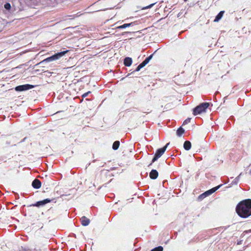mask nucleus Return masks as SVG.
Instances as JSON below:
<instances>
[{
  "instance_id": "dca6fc26",
  "label": "nucleus",
  "mask_w": 251,
  "mask_h": 251,
  "mask_svg": "<svg viewBox=\"0 0 251 251\" xmlns=\"http://www.w3.org/2000/svg\"><path fill=\"white\" fill-rule=\"evenodd\" d=\"M191 142H184L183 148L184 150H189L191 148Z\"/></svg>"
},
{
  "instance_id": "393cba45",
  "label": "nucleus",
  "mask_w": 251,
  "mask_h": 251,
  "mask_svg": "<svg viewBox=\"0 0 251 251\" xmlns=\"http://www.w3.org/2000/svg\"><path fill=\"white\" fill-rule=\"evenodd\" d=\"M204 139H205V138L204 136H203L201 139H200V140H203Z\"/></svg>"
},
{
  "instance_id": "f257e3e1",
  "label": "nucleus",
  "mask_w": 251,
  "mask_h": 251,
  "mask_svg": "<svg viewBox=\"0 0 251 251\" xmlns=\"http://www.w3.org/2000/svg\"><path fill=\"white\" fill-rule=\"evenodd\" d=\"M236 212L241 218H248L251 216V199L240 201L236 206Z\"/></svg>"
},
{
  "instance_id": "0eeeda50",
  "label": "nucleus",
  "mask_w": 251,
  "mask_h": 251,
  "mask_svg": "<svg viewBox=\"0 0 251 251\" xmlns=\"http://www.w3.org/2000/svg\"><path fill=\"white\" fill-rule=\"evenodd\" d=\"M54 200V199H46L43 201H37L36 203L33 204L34 206H39L40 205H44V204H46L52 201H53Z\"/></svg>"
},
{
  "instance_id": "bb28decb",
  "label": "nucleus",
  "mask_w": 251,
  "mask_h": 251,
  "mask_svg": "<svg viewBox=\"0 0 251 251\" xmlns=\"http://www.w3.org/2000/svg\"><path fill=\"white\" fill-rule=\"evenodd\" d=\"M249 232H251V229H250V230H249Z\"/></svg>"
},
{
  "instance_id": "b1692460",
  "label": "nucleus",
  "mask_w": 251,
  "mask_h": 251,
  "mask_svg": "<svg viewBox=\"0 0 251 251\" xmlns=\"http://www.w3.org/2000/svg\"><path fill=\"white\" fill-rule=\"evenodd\" d=\"M27 139V137H25L23 139V141H25V140Z\"/></svg>"
},
{
  "instance_id": "f03ea898",
  "label": "nucleus",
  "mask_w": 251,
  "mask_h": 251,
  "mask_svg": "<svg viewBox=\"0 0 251 251\" xmlns=\"http://www.w3.org/2000/svg\"><path fill=\"white\" fill-rule=\"evenodd\" d=\"M209 106V103L203 102L196 106L193 109V114L196 115L200 114L203 112H205L206 108Z\"/></svg>"
},
{
  "instance_id": "4468645a",
  "label": "nucleus",
  "mask_w": 251,
  "mask_h": 251,
  "mask_svg": "<svg viewBox=\"0 0 251 251\" xmlns=\"http://www.w3.org/2000/svg\"><path fill=\"white\" fill-rule=\"evenodd\" d=\"M224 12H225L224 11H220L218 13V14L216 16V17H215V19L214 21L215 22H218L222 18V17H223Z\"/></svg>"
},
{
  "instance_id": "f8f14e48",
  "label": "nucleus",
  "mask_w": 251,
  "mask_h": 251,
  "mask_svg": "<svg viewBox=\"0 0 251 251\" xmlns=\"http://www.w3.org/2000/svg\"><path fill=\"white\" fill-rule=\"evenodd\" d=\"M132 63V58L129 57H126L124 59V64L126 66L129 67Z\"/></svg>"
},
{
  "instance_id": "7ed1b4c3",
  "label": "nucleus",
  "mask_w": 251,
  "mask_h": 251,
  "mask_svg": "<svg viewBox=\"0 0 251 251\" xmlns=\"http://www.w3.org/2000/svg\"><path fill=\"white\" fill-rule=\"evenodd\" d=\"M169 144V143H168L162 148H159L158 150L156 151L152 159V161L149 166L151 165L153 162L156 161L164 154Z\"/></svg>"
},
{
  "instance_id": "5701e85b",
  "label": "nucleus",
  "mask_w": 251,
  "mask_h": 251,
  "mask_svg": "<svg viewBox=\"0 0 251 251\" xmlns=\"http://www.w3.org/2000/svg\"><path fill=\"white\" fill-rule=\"evenodd\" d=\"M91 93V92H90V91H88V92H86V93H84V94H83V95H82V97H83V98H85V97H86L88 96V95L89 93Z\"/></svg>"
},
{
  "instance_id": "4be33fe9",
  "label": "nucleus",
  "mask_w": 251,
  "mask_h": 251,
  "mask_svg": "<svg viewBox=\"0 0 251 251\" xmlns=\"http://www.w3.org/2000/svg\"><path fill=\"white\" fill-rule=\"evenodd\" d=\"M155 4V3H152V4H151L150 5L144 7V8H143L142 9H148V8H150L151 7H152L154 4Z\"/></svg>"
},
{
  "instance_id": "f3484780",
  "label": "nucleus",
  "mask_w": 251,
  "mask_h": 251,
  "mask_svg": "<svg viewBox=\"0 0 251 251\" xmlns=\"http://www.w3.org/2000/svg\"><path fill=\"white\" fill-rule=\"evenodd\" d=\"M163 248L162 246H158L157 247H155L154 248L151 250V251H163Z\"/></svg>"
},
{
  "instance_id": "a878e982",
  "label": "nucleus",
  "mask_w": 251,
  "mask_h": 251,
  "mask_svg": "<svg viewBox=\"0 0 251 251\" xmlns=\"http://www.w3.org/2000/svg\"><path fill=\"white\" fill-rule=\"evenodd\" d=\"M188 0H184V1H187Z\"/></svg>"
},
{
  "instance_id": "9d476101",
  "label": "nucleus",
  "mask_w": 251,
  "mask_h": 251,
  "mask_svg": "<svg viewBox=\"0 0 251 251\" xmlns=\"http://www.w3.org/2000/svg\"><path fill=\"white\" fill-rule=\"evenodd\" d=\"M81 225L83 226H87L90 224V219L85 216H83L80 218Z\"/></svg>"
},
{
  "instance_id": "6ab92c4d",
  "label": "nucleus",
  "mask_w": 251,
  "mask_h": 251,
  "mask_svg": "<svg viewBox=\"0 0 251 251\" xmlns=\"http://www.w3.org/2000/svg\"><path fill=\"white\" fill-rule=\"evenodd\" d=\"M4 8L7 10H10L11 8V5L9 3H6L4 4Z\"/></svg>"
},
{
  "instance_id": "ddd939ff",
  "label": "nucleus",
  "mask_w": 251,
  "mask_h": 251,
  "mask_svg": "<svg viewBox=\"0 0 251 251\" xmlns=\"http://www.w3.org/2000/svg\"><path fill=\"white\" fill-rule=\"evenodd\" d=\"M133 25H134V23H132V22H131L130 23H128V24H125L123 25L117 26L116 27V28L119 29H124V28H126L127 27L132 26Z\"/></svg>"
},
{
  "instance_id": "39448f33",
  "label": "nucleus",
  "mask_w": 251,
  "mask_h": 251,
  "mask_svg": "<svg viewBox=\"0 0 251 251\" xmlns=\"http://www.w3.org/2000/svg\"><path fill=\"white\" fill-rule=\"evenodd\" d=\"M153 54H152L150 55L149 56H148V57H147L145 59V60H144L141 64H140L137 66V67L136 68V69H135V70L134 71L132 72L130 74H128L126 75V76L128 77L129 75H130L131 74H132L134 72H138V71H139L141 69H142V68L145 67L150 62V61L152 59V58L153 57Z\"/></svg>"
},
{
  "instance_id": "412c9836",
  "label": "nucleus",
  "mask_w": 251,
  "mask_h": 251,
  "mask_svg": "<svg viewBox=\"0 0 251 251\" xmlns=\"http://www.w3.org/2000/svg\"><path fill=\"white\" fill-rule=\"evenodd\" d=\"M190 121H191V118H187L183 122L182 125L184 126V125H185L189 123L190 122Z\"/></svg>"
},
{
  "instance_id": "423d86ee",
  "label": "nucleus",
  "mask_w": 251,
  "mask_h": 251,
  "mask_svg": "<svg viewBox=\"0 0 251 251\" xmlns=\"http://www.w3.org/2000/svg\"><path fill=\"white\" fill-rule=\"evenodd\" d=\"M34 87V85L27 84L22 85H19L15 87V90L16 91H24L32 89Z\"/></svg>"
},
{
  "instance_id": "aec40b11",
  "label": "nucleus",
  "mask_w": 251,
  "mask_h": 251,
  "mask_svg": "<svg viewBox=\"0 0 251 251\" xmlns=\"http://www.w3.org/2000/svg\"><path fill=\"white\" fill-rule=\"evenodd\" d=\"M207 196L206 195V194H205V192H204L203 193H202V194H201V195H200L199 196V200H202V199L205 198Z\"/></svg>"
},
{
  "instance_id": "2eb2a0df",
  "label": "nucleus",
  "mask_w": 251,
  "mask_h": 251,
  "mask_svg": "<svg viewBox=\"0 0 251 251\" xmlns=\"http://www.w3.org/2000/svg\"><path fill=\"white\" fill-rule=\"evenodd\" d=\"M184 129L182 127H180L176 130V135L180 137L184 133Z\"/></svg>"
},
{
  "instance_id": "9b49d317",
  "label": "nucleus",
  "mask_w": 251,
  "mask_h": 251,
  "mask_svg": "<svg viewBox=\"0 0 251 251\" xmlns=\"http://www.w3.org/2000/svg\"><path fill=\"white\" fill-rule=\"evenodd\" d=\"M158 176V173L157 170H152L150 173V177L151 178L154 179Z\"/></svg>"
},
{
  "instance_id": "6e6552de",
  "label": "nucleus",
  "mask_w": 251,
  "mask_h": 251,
  "mask_svg": "<svg viewBox=\"0 0 251 251\" xmlns=\"http://www.w3.org/2000/svg\"><path fill=\"white\" fill-rule=\"evenodd\" d=\"M32 186L34 188L38 189H39L42 186V183L39 179L35 178L32 181Z\"/></svg>"
},
{
  "instance_id": "a211bd4d",
  "label": "nucleus",
  "mask_w": 251,
  "mask_h": 251,
  "mask_svg": "<svg viewBox=\"0 0 251 251\" xmlns=\"http://www.w3.org/2000/svg\"><path fill=\"white\" fill-rule=\"evenodd\" d=\"M120 146V142H114L112 145L113 150H117Z\"/></svg>"
},
{
  "instance_id": "20e7f679",
  "label": "nucleus",
  "mask_w": 251,
  "mask_h": 251,
  "mask_svg": "<svg viewBox=\"0 0 251 251\" xmlns=\"http://www.w3.org/2000/svg\"><path fill=\"white\" fill-rule=\"evenodd\" d=\"M68 52V50L61 51L60 52H58L57 53H55V54L47 58L46 59L43 60L41 63H44V62H51L54 60H57L62 57L64 55H65L67 52Z\"/></svg>"
},
{
  "instance_id": "1a4fd4ad",
  "label": "nucleus",
  "mask_w": 251,
  "mask_h": 251,
  "mask_svg": "<svg viewBox=\"0 0 251 251\" xmlns=\"http://www.w3.org/2000/svg\"><path fill=\"white\" fill-rule=\"evenodd\" d=\"M222 184H220L216 187H213L212 189L207 190L205 192V194L207 196L212 194L213 193L215 192L216 191L218 190L221 186Z\"/></svg>"
}]
</instances>
